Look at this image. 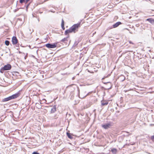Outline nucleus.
<instances>
[{
  "mask_svg": "<svg viewBox=\"0 0 154 154\" xmlns=\"http://www.w3.org/2000/svg\"><path fill=\"white\" fill-rule=\"evenodd\" d=\"M108 104V102L106 101H101V105L102 106H105Z\"/></svg>",
  "mask_w": 154,
  "mask_h": 154,
  "instance_id": "obj_12",
  "label": "nucleus"
},
{
  "mask_svg": "<svg viewBox=\"0 0 154 154\" xmlns=\"http://www.w3.org/2000/svg\"><path fill=\"white\" fill-rule=\"evenodd\" d=\"M61 27H62V28L63 29H64V21L63 20H62V23H61Z\"/></svg>",
  "mask_w": 154,
  "mask_h": 154,
  "instance_id": "obj_15",
  "label": "nucleus"
},
{
  "mask_svg": "<svg viewBox=\"0 0 154 154\" xmlns=\"http://www.w3.org/2000/svg\"><path fill=\"white\" fill-rule=\"evenodd\" d=\"M80 23L75 24L71 27L69 29L71 32H75L78 29V28L80 26Z\"/></svg>",
  "mask_w": 154,
  "mask_h": 154,
  "instance_id": "obj_2",
  "label": "nucleus"
},
{
  "mask_svg": "<svg viewBox=\"0 0 154 154\" xmlns=\"http://www.w3.org/2000/svg\"><path fill=\"white\" fill-rule=\"evenodd\" d=\"M11 65L10 64H8L7 65H5L2 68L1 70H9L11 69Z\"/></svg>",
  "mask_w": 154,
  "mask_h": 154,
  "instance_id": "obj_4",
  "label": "nucleus"
},
{
  "mask_svg": "<svg viewBox=\"0 0 154 154\" xmlns=\"http://www.w3.org/2000/svg\"><path fill=\"white\" fill-rule=\"evenodd\" d=\"M111 126V123L110 122L102 125V127L105 129L109 128Z\"/></svg>",
  "mask_w": 154,
  "mask_h": 154,
  "instance_id": "obj_5",
  "label": "nucleus"
},
{
  "mask_svg": "<svg viewBox=\"0 0 154 154\" xmlns=\"http://www.w3.org/2000/svg\"><path fill=\"white\" fill-rule=\"evenodd\" d=\"M151 139L152 140L154 141V135L152 136L151 137Z\"/></svg>",
  "mask_w": 154,
  "mask_h": 154,
  "instance_id": "obj_20",
  "label": "nucleus"
},
{
  "mask_svg": "<svg viewBox=\"0 0 154 154\" xmlns=\"http://www.w3.org/2000/svg\"><path fill=\"white\" fill-rule=\"evenodd\" d=\"M14 11L15 12H16L15 10V11Z\"/></svg>",
  "mask_w": 154,
  "mask_h": 154,
  "instance_id": "obj_32",
  "label": "nucleus"
},
{
  "mask_svg": "<svg viewBox=\"0 0 154 154\" xmlns=\"http://www.w3.org/2000/svg\"><path fill=\"white\" fill-rule=\"evenodd\" d=\"M72 32L70 30V29H68L66 30L65 31V34L66 35H67V34H68L69 33Z\"/></svg>",
  "mask_w": 154,
  "mask_h": 154,
  "instance_id": "obj_13",
  "label": "nucleus"
},
{
  "mask_svg": "<svg viewBox=\"0 0 154 154\" xmlns=\"http://www.w3.org/2000/svg\"><path fill=\"white\" fill-rule=\"evenodd\" d=\"M32 154H39L37 152H34L32 153Z\"/></svg>",
  "mask_w": 154,
  "mask_h": 154,
  "instance_id": "obj_22",
  "label": "nucleus"
},
{
  "mask_svg": "<svg viewBox=\"0 0 154 154\" xmlns=\"http://www.w3.org/2000/svg\"><path fill=\"white\" fill-rule=\"evenodd\" d=\"M38 22H39V18H38Z\"/></svg>",
  "mask_w": 154,
  "mask_h": 154,
  "instance_id": "obj_29",
  "label": "nucleus"
},
{
  "mask_svg": "<svg viewBox=\"0 0 154 154\" xmlns=\"http://www.w3.org/2000/svg\"><path fill=\"white\" fill-rule=\"evenodd\" d=\"M26 57H27V56H25V59H26Z\"/></svg>",
  "mask_w": 154,
  "mask_h": 154,
  "instance_id": "obj_30",
  "label": "nucleus"
},
{
  "mask_svg": "<svg viewBox=\"0 0 154 154\" xmlns=\"http://www.w3.org/2000/svg\"><path fill=\"white\" fill-rule=\"evenodd\" d=\"M36 105L37 106H38V108L39 109L41 108V107H42V106H41V105H39V104L38 103H36Z\"/></svg>",
  "mask_w": 154,
  "mask_h": 154,
  "instance_id": "obj_18",
  "label": "nucleus"
},
{
  "mask_svg": "<svg viewBox=\"0 0 154 154\" xmlns=\"http://www.w3.org/2000/svg\"><path fill=\"white\" fill-rule=\"evenodd\" d=\"M42 100L44 103H46V100L45 99H43Z\"/></svg>",
  "mask_w": 154,
  "mask_h": 154,
  "instance_id": "obj_23",
  "label": "nucleus"
},
{
  "mask_svg": "<svg viewBox=\"0 0 154 154\" xmlns=\"http://www.w3.org/2000/svg\"><path fill=\"white\" fill-rule=\"evenodd\" d=\"M19 94L18 93L15 94L8 97L3 99L2 101L3 102H6L12 99L17 98L19 96Z\"/></svg>",
  "mask_w": 154,
  "mask_h": 154,
  "instance_id": "obj_1",
  "label": "nucleus"
},
{
  "mask_svg": "<svg viewBox=\"0 0 154 154\" xmlns=\"http://www.w3.org/2000/svg\"><path fill=\"white\" fill-rule=\"evenodd\" d=\"M25 1V0H20V3H22Z\"/></svg>",
  "mask_w": 154,
  "mask_h": 154,
  "instance_id": "obj_21",
  "label": "nucleus"
},
{
  "mask_svg": "<svg viewBox=\"0 0 154 154\" xmlns=\"http://www.w3.org/2000/svg\"><path fill=\"white\" fill-rule=\"evenodd\" d=\"M29 0H26V2H28Z\"/></svg>",
  "mask_w": 154,
  "mask_h": 154,
  "instance_id": "obj_27",
  "label": "nucleus"
},
{
  "mask_svg": "<svg viewBox=\"0 0 154 154\" xmlns=\"http://www.w3.org/2000/svg\"><path fill=\"white\" fill-rule=\"evenodd\" d=\"M12 41L13 45H15L17 43V39L15 36H13L12 39Z\"/></svg>",
  "mask_w": 154,
  "mask_h": 154,
  "instance_id": "obj_6",
  "label": "nucleus"
},
{
  "mask_svg": "<svg viewBox=\"0 0 154 154\" xmlns=\"http://www.w3.org/2000/svg\"><path fill=\"white\" fill-rule=\"evenodd\" d=\"M66 135L70 139H72L73 138V137L72 136L71 134L70 133L67 132Z\"/></svg>",
  "mask_w": 154,
  "mask_h": 154,
  "instance_id": "obj_11",
  "label": "nucleus"
},
{
  "mask_svg": "<svg viewBox=\"0 0 154 154\" xmlns=\"http://www.w3.org/2000/svg\"><path fill=\"white\" fill-rule=\"evenodd\" d=\"M95 33H96V32H94L93 34V35H94V34H95Z\"/></svg>",
  "mask_w": 154,
  "mask_h": 154,
  "instance_id": "obj_28",
  "label": "nucleus"
},
{
  "mask_svg": "<svg viewBox=\"0 0 154 154\" xmlns=\"http://www.w3.org/2000/svg\"><path fill=\"white\" fill-rule=\"evenodd\" d=\"M150 125L151 126H154V124H150Z\"/></svg>",
  "mask_w": 154,
  "mask_h": 154,
  "instance_id": "obj_25",
  "label": "nucleus"
},
{
  "mask_svg": "<svg viewBox=\"0 0 154 154\" xmlns=\"http://www.w3.org/2000/svg\"><path fill=\"white\" fill-rule=\"evenodd\" d=\"M29 5V4L27 5L26 6V8H27L28 7Z\"/></svg>",
  "mask_w": 154,
  "mask_h": 154,
  "instance_id": "obj_26",
  "label": "nucleus"
},
{
  "mask_svg": "<svg viewBox=\"0 0 154 154\" xmlns=\"http://www.w3.org/2000/svg\"><path fill=\"white\" fill-rule=\"evenodd\" d=\"M78 41H75V43L73 45V46H77L78 44Z\"/></svg>",
  "mask_w": 154,
  "mask_h": 154,
  "instance_id": "obj_19",
  "label": "nucleus"
},
{
  "mask_svg": "<svg viewBox=\"0 0 154 154\" xmlns=\"http://www.w3.org/2000/svg\"><path fill=\"white\" fill-rule=\"evenodd\" d=\"M120 79H121L122 81H123L125 80V77L123 75H121L120 77Z\"/></svg>",
  "mask_w": 154,
  "mask_h": 154,
  "instance_id": "obj_14",
  "label": "nucleus"
},
{
  "mask_svg": "<svg viewBox=\"0 0 154 154\" xmlns=\"http://www.w3.org/2000/svg\"><path fill=\"white\" fill-rule=\"evenodd\" d=\"M111 151L113 153H116L117 152V149H112Z\"/></svg>",
  "mask_w": 154,
  "mask_h": 154,
  "instance_id": "obj_17",
  "label": "nucleus"
},
{
  "mask_svg": "<svg viewBox=\"0 0 154 154\" xmlns=\"http://www.w3.org/2000/svg\"><path fill=\"white\" fill-rule=\"evenodd\" d=\"M45 46L48 48H55L57 47V43H48L45 45Z\"/></svg>",
  "mask_w": 154,
  "mask_h": 154,
  "instance_id": "obj_3",
  "label": "nucleus"
},
{
  "mask_svg": "<svg viewBox=\"0 0 154 154\" xmlns=\"http://www.w3.org/2000/svg\"><path fill=\"white\" fill-rule=\"evenodd\" d=\"M121 24L122 23L120 22H117L115 24H113L112 26L113 27H112L111 28V29L113 27L114 28H116Z\"/></svg>",
  "mask_w": 154,
  "mask_h": 154,
  "instance_id": "obj_8",
  "label": "nucleus"
},
{
  "mask_svg": "<svg viewBox=\"0 0 154 154\" xmlns=\"http://www.w3.org/2000/svg\"><path fill=\"white\" fill-rule=\"evenodd\" d=\"M10 42L8 40H6L5 42V44L7 46H8L9 45Z\"/></svg>",
  "mask_w": 154,
  "mask_h": 154,
  "instance_id": "obj_16",
  "label": "nucleus"
},
{
  "mask_svg": "<svg viewBox=\"0 0 154 154\" xmlns=\"http://www.w3.org/2000/svg\"><path fill=\"white\" fill-rule=\"evenodd\" d=\"M68 37L65 38L61 40V42L65 43L66 45L68 44Z\"/></svg>",
  "mask_w": 154,
  "mask_h": 154,
  "instance_id": "obj_7",
  "label": "nucleus"
},
{
  "mask_svg": "<svg viewBox=\"0 0 154 154\" xmlns=\"http://www.w3.org/2000/svg\"><path fill=\"white\" fill-rule=\"evenodd\" d=\"M129 42L131 44H134L131 41H130Z\"/></svg>",
  "mask_w": 154,
  "mask_h": 154,
  "instance_id": "obj_24",
  "label": "nucleus"
},
{
  "mask_svg": "<svg viewBox=\"0 0 154 154\" xmlns=\"http://www.w3.org/2000/svg\"><path fill=\"white\" fill-rule=\"evenodd\" d=\"M40 104H42V103L41 102H40Z\"/></svg>",
  "mask_w": 154,
  "mask_h": 154,
  "instance_id": "obj_31",
  "label": "nucleus"
},
{
  "mask_svg": "<svg viewBox=\"0 0 154 154\" xmlns=\"http://www.w3.org/2000/svg\"><path fill=\"white\" fill-rule=\"evenodd\" d=\"M56 111V106H53V107L51 108V113H54Z\"/></svg>",
  "mask_w": 154,
  "mask_h": 154,
  "instance_id": "obj_10",
  "label": "nucleus"
},
{
  "mask_svg": "<svg viewBox=\"0 0 154 154\" xmlns=\"http://www.w3.org/2000/svg\"><path fill=\"white\" fill-rule=\"evenodd\" d=\"M146 20L148 21L151 24H154V19H152V18H148Z\"/></svg>",
  "mask_w": 154,
  "mask_h": 154,
  "instance_id": "obj_9",
  "label": "nucleus"
}]
</instances>
